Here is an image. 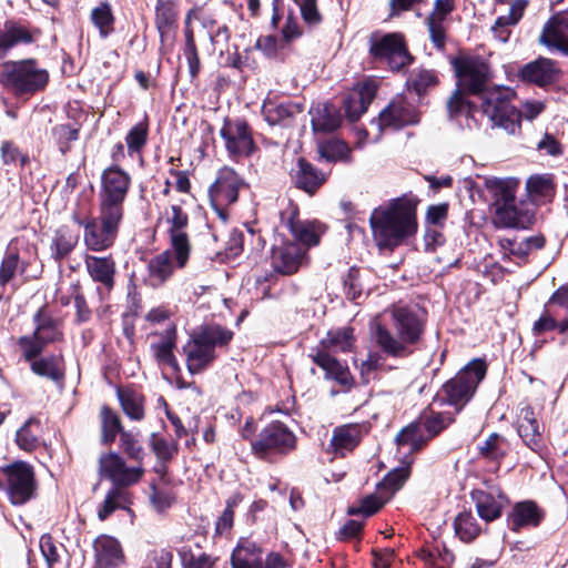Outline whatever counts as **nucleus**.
I'll return each instance as SVG.
<instances>
[{"label": "nucleus", "instance_id": "nucleus-31", "mask_svg": "<svg viewBox=\"0 0 568 568\" xmlns=\"http://www.w3.org/2000/svg\"><path fill=\"white\" fill-rule=\"evenodd\" d=\"M314 363L325 371L326 378L334 379L343 387L349 388L353 384V377L347 366L339 363L324 351H317L311 354Z\"/></svg>", "mask_w": 568, "mask_h": 568}, {"label": "nucleus", "instance_id": "nucleus-30", "mask_svg": "<svg viewBox=\"0 0 568 568\" xmlns=\"http://www.w3.org/2000/svg\"><path fill=\"white\" fill-rule=\"evenodd\" d=\"M301 113L302 108L291 102L276 103L267 100L262 106V114L270 125H291L293 120Z\"/></svg>", "mask_w": 568, "mask_h": 568}, {"label": "nucleus", "instance_id": "nucleus-21", "mask_svg": "<svg viewBox=\"0 0 568 568\" xmlns=\"http://www.w3.org/2000/svg\"><path fill=\"white\" fill-rule=\"evenodd\" d=\"M305 255L306 248H302L296 243L287 242L273 248L271 263L275 272L291 275L297 272Z\"/></svg>", "mask_w": 568, "mask_h": 568}, {"label": "nucleus", "instance_id": "nucleus-41", "mask_svg": "<svg viewBox=\"0 0 568 568\" xmlns=\"http://www.w3.org/2000/svg\"><path fill=\"white\" fill-rule=\"evenodd\" d=\"M178 11L172 0H158L155 23L162 41L172 32Z\"/></svg>", "mask_w": 568, "mask_h": 568}, {"label": "nucleus", "instance_id": "nucleus-62", "mask_svg": "<svg viewBox=\"0 0 568 568\" xmlns=\"http://www.w3.org/2000/svg\"><path fill=\"white\" fill-rule=\"evenodd\" d=\"M1 156L7 165L20 164L24 166L29 162L28 155L22 153L18 146L11 142H4L1 146Z\"/></svg>", "mask_w": 568, "mask_h": 568}, {"label": "nucleus", "instance_id": "nucleus-10", "mask_svg": "<svg viewBox=\"0 0 568 568\" xmlns=\"http://www.w3.org/2000/svg\"><path fill=\"white\" fill-rule=\"evenodd\" d=\"M34 321L36 328L33 333L18 339V346L24 361L40 356L49 344L60 342L63 338V333L55 321L43 317L41 312L37 313Z\"/></svg>", "mask_w": 568, "mask_h": 568}, {"label": "nucleus", "instance_id": "nucleus-49", "mask_svg": "<svg viewBox=\"0 0 568 568\" xmlns=\"http://www.w3.org/2000/svg\"><path fill=\"white\" fill-rule=\"evenodd\" d=\"M51 139L60 152L65 154L71 149V142L79 139V128L71 124H57L51 130Z\"/></svg>", "mask_w": 568, "mask_h": 568}, {"label": "nucleus", "instance_id": "nucleus-18", "mask_svg": "<svg viewBox=\"0 0 568 568\" xmlns=\"http://www.w3.org/2000/svg\"><path fill=\"white\" fill-rule=\"evenodd\" d=\"M471 499L475 503L478 516L487 523L499 518L503 508L508 504V498L501 489L487 481L485 488H477L471 491Z\"/></svg>", "mask_w": 568, "mask_h": 568}, {"label": "nucleus", "instance_id": "nucleus-19", "mask_svg": "<svg viewBox=\"0 0 568 568\" xmlns=\"http://www.w3.org/2000/svg\"><path fill=\"white\" fill-rule=\"evenodd\" d=\"M382 129H400L419 122V114L403 97L394 99L378 116Z\"/></svg>", "mask_w": 568, "mask_h": 568}, {"label": "nucleus", "instance_id": "nucleus-36", "mask_svg": "<svg viewBox=\"0 0 568 568\" xmlns=\"http://www.w3.org/2000/svg\"><path fill=\"white\" fill-rule=\"evenodd\" d=\"M172 247L156 256L152 257L148 263V280L154 287L162 285L174 271Z\"/></svg>", "mask_w": 568, "mask_h": 568}, {"label": "nucleus", "instance_id": "nucleus-14", "mask_svg": "<svg viewBox=\"0 0 568 568\" xmlns=\"http://www.w3.org/2000/svg\"><path fill=\"white\" fill-rule=\"evenodd\" d=\"M98 471L101 478L112 481L113 487L123 489L139 483L144 474V468L128 466L119 454L110 452L100 456Z\"/></svg>", "mask_w": 568, "mask_h": 568}, {"label": "nucleus", "instance_id": "nucleus-16", "mask_svg": "<svg viewBox=\"0 0 568 568\" xmlns=\"http://www.w3.org/2000/svg\"><path fill=\"white\" fill-rule=\"evenodd\" d=\"M220 134L229 154L233 158H247L255 150L252 132L244 121H225Z\"/></svg>", "mask_w": 568, "mask_h": 568}, {"label": "nucleus", "instance_id": "nucleus-5", "mask_svg": "<svg viewBox=\"0 0 568 568\" xmlns=\"http://www.w3.org/2000/svg\"><path fill=\"white\" fill-rule=\"evenodd\" d=\"M514 92L506 88H495L480 94L481 112L493 126L503 129L507 134L520 130V112L511 104Z\"/></svg>", "mask_w": 568, "mask_h": 568}, {"label": "nucleus", "instance_id": "nucleus-52", "mask_svg": "<svg viewBox=\"0 0 568 568\" xmlns=\"http://www.w3.org/2000/svg\"><path fill=\"white\" fill-rule=\"evenodd\" d=\"M388 500V496H386L383 491H377L375 494L368 495L361 499L358 506H353L348 509L349 515H364L371 516L378 511L383 505Z\"/></svg>", "mask_w": 568, "mask_h": 568}, {"label": "nucleus", "instance_id": "nucleus-24", "mask_svg": "<svg viewBox=\"0 0 568 568\" xmlns=\"http://www.w3.org/2000/svg\"><path fill=\"white\" fill-rule=\"evenodd\" d=\"M95 568H114L124 562L120 541L109 535H100L93 541Z\"/></svg>", "mask_w": 568, "mask_h": 568}, {"label": "nucleus", "instance_id": "nucleus-58", "mask_svg": "<svg viewBox=\"0 0 568 568\" xmlns=\"http://www.w3.org/2000/svg\"><path fill=\"white\" fill-rule=\"evenodd\" d=\"M426 24L432 42L437 49H443L446 42L447 19L428 16Z\"/></svg>", "mask_w": 568, "mask_h": 568}, {"label": "nucleus", "instance_id": "nucleus-39", "mask_svg": "<svg viewBox=\"0 0 568 568\" xmlns=\"http://www.w3.org/2000/svg\"><path fill=\"white\" fill-rule=\"evenodd\" d=\"M79 235L70 230L68 226L59 227L51 241V256L55 261H60L68 256L77 246Z\"/></svg>", "mask_w": 568, "mask_h": 568}, {"label": "nucleus", "instance_id": "nucleus-28", "mask_svg": "<svg viewBox=\"0 0 568 568\" xmlns=\"http://www.w3.org/2000/svg\"><path fill=\"white\" fill-rule=\"evenodd\" d=\"M517 423V432L524 443L531 450L537 453L540 452L544 446L542 434L535 414L529 406L520 409Z\"/></svg>", "mask_w": 568, "mask_h": 568}, {"label": "nucleus", "instance_id": "nucleus-13", "mask_svg": "<svg viewBox=\"0 0 568 568\" xmlns=\"http://www.w3.org/2000/svg\"><path fill=\"white\" fill-rule=\"evenodd\" d=\"M165 221L169 225L168 232L175 263L179 267H184L191 253V243L186 232L189 216L180 205L173 204L165 211Z\"/></svg>", "mask_w": 568, "mask_h": 568}, {"label": "nucleus", "instance_id": "nucleus-57", "mask_svg": "<svg viewBox=\"0 0 568 568\" xmlns=\"http://www.w3.org/2000/svg\"><path fill=\"white\" fill-rule=\"evenodd\" d=\"M150 446L159 460L168 462L178 454V443L168 440L166 438L152 434Z\"/></svg>", "mask_w": 568, "mask_h": 568}, {"label": "nucleus", "instance_id": "nucleus-8", "mask_svg": "<svg viewBox=\"0 0 568 568\" xmlns=\"http://www.w3.org/2000/svg\"><path fill=\"white\" fill-rule=\"evenodd\" d=\"M485 375V363L474 359L443 386L444 399L455 407V413H458L470 400Z\"/></svg>", "mask_w": 568, "mask_h": 568}, {"label": "nucleus", "instance_id": "nucleus-27", "mask_svg": "<svg viewBox=\"0 0 568 568\" xmlns=\"http://www.w3.org/2000/svg\"><path fill=\"white\" fill-rule=\"evenodd\" d=\"M377 85L374 81L363 82L358 90L351 93L344 101L346 116L356 121L367 110L369 103L376 94Z\"/></svg>", "mask_w": 568, "mask_h": 568}, {"label": "nucleus", "instance_id": "nucleus-63", "mask_svg": "<svg viewBox=\"0 0 568 568\" xmlns=\"http://www.w3.org/2000/svg\"><path fill=\"white\" fill-rule=\"evenodd\" d=\"M449 113L457 115L460 113H470L474 105L467 100L466 94L463 90H456L447 103Z\"/></svg>", "mask_w": 568, "mask_h": 568}, {"label": "nucleus", "instance_id": "nucleus-20", "mask_svg": "<svg viewBox=\"0 0 568 568\" xmlns=\"http://www.w3.org/2000/svg\"><path fill=\"white\" fill-rule=\"evenodd\" d=\"M151 336L154 338V341L151 342V349L156 362L160 365L178 369L179 365L173 353L176 339L175 325L173 323H166L162 331H154L151 333Z\"/></svg>", "mask_w": 568, "mask_h": 568}, {"label": "nucleus", "instance_id": "nucleus-64", "mask_svg": "<svg viewBox=\"0 0 568 568\" xmlns=\"http://www.w3.org/2000/svg\"><path fill=\"white\" fill-rule=\"evenodd\" d=\"M549 305H558L564 308L567 313V317L559 322V331L560 333H565L568 331V287L561 286L559 287L549 298Z\"/></svg>", "mask_w": 568, "mask_h": 568}, {"label": "nucleus", "instance_id": "nucleus-50", "mask_svg": "<svg viewBox=\"0 0 568 568\" xmlns=\"http://www.w3.org/2000/svg\"><path fill=\"white\" fill-rule=\"evenodd\" d=\"M457 536L464 541H471L480 531L475 517L469 511L460 513L454 521Z\"/></svg>", "mask_w": 568, "mask_h": 568}, {"label": "nucleus", "instance_id": "nucleus-59", "mask_svg": "<svg viewBox=\"0 0 568 568\" xmlns=\"http://www.w3.org/2000/svg\"><path fill=\"white\" fill-rule=\"evenodd\" d=\"M40 549L50 567L60 561L63 547L57 545L50 535H43L40 538Z\"/></svg>", "mask_w": 568, "mask_h": 568}, {"label": "nucleus", "instance_id": "nucleus-6", "mask_svg": "<svg viewBox=\"0 0 568 568\" xmlns=\"http://www.w3.org/2000/svg\"><path fill=\"white\" fill-rule=\"evenodd\" d=\"M369 53L375 61L397 72L407 68L414 60L400 32L374 33L369 39Z\"/></svg>", "mask_w": 568, "mask_h": 568}, {"label": "nucleus", "instance_id": "nucleus-32", "mask_svg": "<svg viewBox=\"0 0 568 568\" xmlns=\"http://www.w3.org/2000/svg\"><path fill=\"white\" fill-rule=\"evenodd\" d=\"M262 549L248 538L240 539L232 552V568H262Z\"/></svg>", "mask_w": 568, "mask_h": 568}, {"label": "nucleus", "instance_id": "nucleus-47", "mask_svg": "<svg viewBox=\"0 0 568 568\" xmlns=\"http://www.w3.org/2000/svg\"><path fill=\"white\" fill-rule=\"evenodd\" d=\"M130 503V495L124 489L112 487L98 510L100 520H105L115 509Z\"/></svg>", "mask_w": 568, "mask_h": 568}, {"label": "nucleus", "instance_id": "nucleus-35", "mask_svg": "<svg viewBox=\"0 0 568 568\" xmlns=\"http://www.w3.org/2000/svg\"><path fill=\"white\" fill-rule=\"evenodd\" d=\"M291 174L296 187L310 194L314 193L325 180L324 175L304 159H298Z\"/></svg>", "mask_w": 568, "mask_h": 568}, {"label": "nucleus", "instance_id": "nucleus-26", "mask_svg": "<svg viewBox=\"0 0 568 568\" xmlns=\"http://www.w3.org/2000/svg\"><path fill=\"white\" fill-rule=\"evenodd\" d=\"M558 69L554 61L547 58H539L527 63L519 71V77L527 82L539 87L548 85L556 81Z\"/></svg>", "mask_w": 568, "mask_h": 568}, {"label": "nucleus", "instance_id": "nucleus-34", "mask_svg": "<svg viewBox=\"0 0 568 568\" xmlns=\"http://www.w3.org/2000/svg\"><path fill=\"white\" fill-rule=\"evenodd\" d=\"M288 225L293 237L306 247L317 245L325 233V226L315 220H291Z\"/></svg>", "mask_w": 568, "mask_h": 568}, {"label": "nucleus", "instance_id": "nucleus-15", "mask_svg": "<svg viewBox=\"0 0 568 568\" xmlns=\"http://www.w3.org/2000/svg\"><path fill=\"white\" fill-rule=\"evenodd\" d=\"M454 70L463 87L470 93H483L490 78L488 63L477 57H460L453 60Z\"/></svg>", "mask_w": 568, "mask_h": 568}, {"label": "nucleus", "instance_id": "nucleus-45", "mask_svg": "<svg viewBox=\"0 0 568 568\" xmlns=\"http://www.w3.org/2000/svg\"><path fill=\"white\" fill-rule=\"evenodd\" d=\"M118 397L122 409L133 420H141L144 417L143 396L134 390H118Z\"/></svg>", "mask_w": 568, "mask_h": 568}, {"label": "nucleus", "instance_id": "nucleus-56", "mask_svg": "<svg viewBox=\"0 0 568 568\" xmlns=\"http://www.w3.org/2000/svg\"><path fill=\"white\" fill-rule=\"evenodd\" d=\"M409 476L408 467H399L389 471L378 485L379 491H383L388 499L397 491Z\"/></svg>", "mask_w": 568, "mask_h": 568}, {"label": "nucleus", "instance_id": "nucleus-38", "mask_svg": "<svg viewBox=\"0 0 568 568\" xmlns=\"http://www.w3.org/2000/svg\"><path fill=\"white\" fill-rule=\"evenodd\" d=\"M312 128L315 132H332L341 124V115L335 105L320 103L310 111Z\"/></svg>", "mask_w": 568, "mask_h": 568}, {"label": "nucleus", "instance_id": "nucleus-53", "mask_svg": "<svg viewBox=\"0 0 568 568\" xmlns=\"http://www.w3.org/2000/svg\"><path fill=\"white\" fill-rule=\"evenodd\" d=\"M516 182L513 180H504V179H488L486 181L487 189L493 192L496 196L497 202L507 203L515 202V187Z\"/></svg>", "mask_w": 568, "mask_h": 568}, {"label": "nucleus", "instance_id": "nucleus-37", "mask_svg": "<svg viewBox=\"0 0 568 568\" xmlns=\"http://www.w3.org/2000/svg\"><path fill=\"white\" fill-rule=\"evenodd\" d=\"M34 34L26 27L16 22H6L0 30V53H8L18 44H29L33 42Z\"/></svg>", "mask_w": 568, "mask_h": 568}, {"label": "nucleus", "instance_id": "nucleus-33", "mask_svg": "<svg viewBox=\"0 0 568 568\" xmlns=\"http://www.w3.org/2000/svg\"><path fill=\"white\" fill-rule=\"evenodd\" d=\"M362 428L357 424H347L336 427L333 432L329 447L337 456H345L352 452L359 443Z\"/></svg>", "mask_w": 568, "mask_h": 568}, {"label": "nucleus", "instance_id": "nucleus-55", "mask_svg": "<svg viewBox=\"0 0 568 568\" xmlns=\"http://www.w3.org/2000/svg\"><path fill=\"white\" fill-rule=\"evenodd\" d=\"M398 449H403L404 454L418 450L422 445V435L416 425H409L402 429L396 436Z\"/></svg>", "mask_w": 568, "mask_h": 568}, {"label": "nucleus", "instance_id": "nucleus-12", "mask_svg": "<svg viewBox=\"0 0 568 568\" xmlns=\"http://www.w3.org/2000/svg\"><path fill=\"white\" fill-rule=\"evenodd\" d=\"M244 186L243 180L231 168H223L217 172L215 182L209 190L212 207L216 214L225 221L227 214L225 206L237 201L239 191Z\"/></svg>", "mask_w": 568, "mask_h": 568}, {"label": "nucleus", "instance_id": "nucleus-46", "mask_svg": "<svg viewBox=\"0 0 568 568\" xmlns=\"http://www.w3.org/2000/svg\"><path fill=\"white\" fill-rule=\"evenodd\" d=\"M480 456L490 459H501L509 449L507 439L497 433H493L488 438L478 447Z\"/></svg>", "mask_w": 568, "mask_h": 568}, {"label": "nucleus", "instance_id": "nucleus-9", "mask_svg": "<svg viewBox=\"0 0 568 568\" xmlns=\"http://www.w3.org/2000/svg\"><path fill=\"white\" fill-rule=\"evenodd\" d=\"M131 184L128 172L118 165H111L101 174L99 209L123 216V204Z\"/></svg>", "mask_w": 568, "mask_h": 568}, {"label": "nucleus", "instance_id": "nucleus-7", "mask_svg": "<svg viewBox=\"0 0 568 568\" xmlns=\"http://www.w3.org/2000/svg\"><path fill=\"white\" fill-rule=\"evenodd\" d=\"M122 215L99 209L98 217L77 220L83 226V243L92 252H103L110 248L119 233Z\"/></svg>", "mask_w": 568, "mask_h": 568}, {"label": "nucleus", "instance_id": "nucleus-54", "mask_svg": "<svg viewBox=\"0 0 568 568\" xmlns=\"http://www.w3.org/2000/svg\"><path fill=\"white\" fill-rule=\"evenodd\" d=\"M40 432V424L34 419H29L17 432V444L20 448L30 452L38 446V434Z\"/></svg>", "mask_w": 568, "mask_h": 568}, {"label": "nucleus", "instance_id": "nucleus-22", "mask_svg": "<svg viewBox=\"0 0 568 568\" xmlns=\"http://www.w3.org/2000/svg\"><path fill=\"white\" fill-rule=\"evenodd\" d=\"M539 42L548 49L568 54V13L552 16L545 23Z\"/></svg>", "mask_w": 568, "mask_h": 568}, {"label": "nucleus", "instance_id": "nucleus-42", "mask_svg": "<svg viewBox=\"0 0 568 568\" xmlns=\"http://www.w3.org/2000/svg\"><path fill=\"white\" fill-rule=\"evenodd\" d=\"M32 373L38 376L45 377L51 381H59L62 377L60 367L61 357L58 355H49L44 357H34L28 361Z\"/></svg>", "mask_w": 568, "mask_h": 568}, {"label": "nucleus", "instance_id": "nucleus-44", "mask_svg": "<svg viewBox=\"0 0 568 568\" xmlns=\"http://www.w3.org/2000/svg\"><path fill=\"white\" fill-rule=\"evenodd\" d=\"M91 21L99 29L101 38H106L114 30V16L109 2H100L90 14Z\"/></svg>", "mask_w": 568, "mask_h": 568}, {"label": "nucleus", "instance_id": "nucleus-4", "mask_svg": "<svg viewBox=\"0 0 568 568\" xmlns=\"http://www.w3.org/2000/svg\"><path fill=\"white\" fill-rule=\"evenodd\" d=\"M49 73L33 59L8 61L0 65V82L16 94H34L45 88Z\"/></svg>", "mask_w": 568, "mask_h": 568}, {"label": "nucleus", "instance_id": "nucleus-1", "mask_svg": "<svg viewBox=\"0 0 568 568\" xmlns=\"http://www.w3.org/2000/svg\"><path fill=\"white\" fill-rule=\"evenodd\" d=\"M389 312L394 334L386 326L374 322L371 326L373 339L386 355L406 357L413 353L410 347L423 339L426 314L409 306H394Z\"/></svg>", "mask_w": 568, "mask_h": 568}, {"label": "nucleus", "instance_id": "nucleus-11", "mask_svg": "<svg viewBox=\"0 0 568 568\" xmlns=\"http://www.w3.org/2000/svg\"><path fill=\"white\" fill-rule=\"evenodd\" d=\"M296 446L295 435L281 422L265 426L257 438L251 442L252 452L260 458L273 454H287Z\"/></svg>", "mask_w": 568, "mask_h": 568}, {"label": "nucleus", "instance_id": "nucleus-17", "mask_svg": "<svg viewBox=\"0 0 568 568\" xmlns=\"http://www.w3.org/2000/svg\"><path fill=\"white\" fill-rule=\"evenodd\" d=\"M8 494L14 505L28 501L34 489L32 468L24 462H17L6 468Z\"/></svg>", "mask_w": 568, "mask_h": 568}, {"label": "nucleus", "instance_id": "nucleus-61", "mask_svg": "<svg viewBox=\"0 0 568 568\" xmlns=\"http://www.w3.org/2000/svg\"><path fill=\"white\" fill-rule=\"evenodd\" d=\"M498 243L505 254L514 255L518 258H525L529 255L528 244L525 243L524 239L500 237Z\"/></svg>", "mask_w": 568, "mask_h": 568}, {"label": "nucleus", "instance_id": "nucleus-48", "mask_svg": "<svg viewBox=\"0 0 568 568\" xmlns=\"http://www.w3.org/2000/svg\"><path fill=\"white\" fill-rule=\"evenodd\" d=\"M183 568H215V560L203 552H193L192 548L183 545L178 549Z\"/></svg>", "mask_w": 568, "mask_h": 568}, {"label": "nucleus", "instance_id": "nucleus-43", "mask_svg": "<svg viewBox=\"0 0 568 568\" xmlns=\"http://www.w3.org/2000/svg\"><path fill=\"white\" fill-rule=\"evenodd\" d=\"M321 345L325 349L348 352L354 345L353 329L349 327H343L329 331L326 337L321 341Z\"/></svg>", "mask_w": 568, "mask_h": 568}, {"label": "nucleus", "instance_id": "nucleus-60", "mask_svg": "<svg viewBox=\"0 0 568 568\" xmlns=\"http://www.w3.org/2000/svg\"><path fill=\"white\" fill-rule=\"evenodd\" d=\"M148 129L144 124L134 125L125 136L126 146L130 153L138 152L146 143Z\"/></svg>", "mask_w": 568, "mask_h": 568}, {"label": "nucleus", "instance_id": "nucleus-40", "mask_svg": "<svg viewBox=\"0 0 568 568\" xmlns=\"http://www.w3.org/2000/svg\"><path fill=\"white\" fill-rule=\"evenodd\" d=\"M529 219L520 212L515 202L498 204L495 214V224L501 227H525Z\"/></svg>", "mask_w": 568, "mask_h": 568}, {"label": "nucleus", "instance_id": "nucleus-23", "mask_svg": "<svg viewBox=\"0 0 568 568\" xmlns=\"http://www.w3.org/2000/svg\"><path fill=\"white\" fill-rule=\"evenodd\" d=\"M27 265L26 261L20 260L16 242L11 241L0 264V301L7 294L9 286L12 291L16 290L12 282L17 275H24Z\"/></svg>", "mask_w": 568, "mask_h": 568}, {"label": "nucleus", "instance_id": "nucleus-51", "mask_svg": "<svg viewBox=\"0 0 568 568\" xmlns=\"http://www.w3.org/2000/svg\"><path fill=\"white\" fill-rule=\"evenodd\" d=\"M101 424L104 444L114 442L116 435L123 432L119 416L106 406L101 409Z\"/></svg>", "mask_w": 568, "mask_h": 568}, {"label": "nucleus", "instance_id": "nucleus-3", "mask_svg": "<svg viewBox=\"0 0 568 568\" xmlns=\"http://www.w3.org/2000/svg\"><path fill=\"white\" fill-rule=\"evenodd\" d=\"M233 333L217 325L202 327L192 334L183 351L186 356V366L191 374L205 369L215 358V347L226 345Z\"/></svg>", "mask_w": 568, "mask_h": 568}, {"label": "nucleus", "instance_id": "nucleus-2", "mask_svg": "<svg viewBox=\"0 0 568 568\" xmlns=\"http://www.w3.org/2000/svg\"><path fill=\"white\" fill-rule=\"evenodd\" d=\"M416 205V200L403 196L372 212L369 223L378 247L394 248L417 232Z\"/></svg>", "mask_w": 568, "mask_h": 568}, {"label": "nucleus", "instance_id": "nucleus-29", "mask_svg": "<svg viewBox=\"0 0 568 568\" xmlns=\"http://www.w3.org/2000/svg\"><path fill=\"white\" fill-rule=\"evenodd\" d=\"M544 519V511L531 500L517 503L509 515L511 530L537 527Z\"/></svg>", "mask_w": 568, "mask_h": 568}, {"label": "nucleus", "instance_id": "nucleus-25", "mask_svg": "<svg viewBox=\"0 0 568 568\" xmlns=\"http://www.w3.org/2000/svg\"><path fill=\"white\" fill-rule=\"evenodd\" d=\"M84 265L89 276L93 282L100 283L106 290L114 286L115 261L112 255L95 256L85 254Z\"/></svg>", "mask_w": 568, "mask_h": 568}]
</instances>
